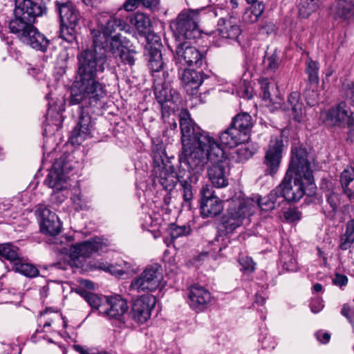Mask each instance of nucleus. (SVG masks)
<instances>
[{
	"mask_svg": "<svg viewBox=\"0 0 354 354\" xmlns=\"http://www.w3.org/2000/svg\"><path fill=\"white\" fill-rule=\"evenodd\" d=\"M108 46H86L77 55L78 68L68 99L69 105H79L78 122L70 136L73 145H80L91 133L93 124L87 109L102 107L107 96L106 86L97 75L104 71Z\"/></svg>",
	"mask_w": 354,
	"mask_h": 354,
	"instance_id": "f257e3e1",
	"label": "nucleus"
},
{
	"mask_svg": "<svg viewBox=\"0 0 354 354\" xmlns=\"http://www.w3.org/2000/svg\"><path fill=\"white\" fill-rule=\"evenodd\" d=\"M306 150L301 147L292 149L288 169L279 185L280 194L288 202L299 201L306 193L307 186L314 185L310 164Z\"/></svg>",
	"mask_w": 354,
	"mask_h": 354,
	"instance_id": "f03ea898",
	"label": "nucleus"
},
{
	"mask_svg": "<svg viewBox=\"0 0 354 354\" xmlns=\"http://www.w3.org/2000/svg\"><path fill=\"white\" fill-rule=\"evenodd\" d=\"M46 12L47 8L41 1L15 0L14 18L9 23L10 32L28 44L48 43L49 40L33 26L35 19Z\"/></svg>",
	"mask_w": 354,
	"mask_h": 354,
	"instance_id": "7ed1b4c3",
	"label": "nucleus"
},
{
	"mask_svg": "<svg viewBox=\"0 0 354 354\" xmlns=\"http://www.w3.org/2000/svg\"><path fill=\"white\" fill-rule=\"evenodd\" d=\"M186 142L182 145L179 161L187 165L193 175L201 174L209 161L218 162V153H221V144L209 134L199 136L196 140Z\"/></svg>",
	"mask_w": 354,
	"mask_h": 354,
	"instance_id": "20e7f679",
	"label": "nucleus"
},
{
	"mask_svg": "<svg viewBox=\"0 0 354 354\" xmlns=\"http://www.w3.org/2000/svg\"><path fill=\"white\" fill-rule=\"evenodd\" d=\"M151 156L154 165V182L159 183L166 191H172L180 180L171 162L174 157L167 156L162 144L153 146Z\"/></svg>",
	"mask_w": 354,
	"mask_h": 354,
	"instance_id": "39448f33",
	"label": "nucleus"
},
{
	"mask_svg": "<svg viewBox=\"0 0 354 354\" xmlns=\"http://www.w3.org/2000/svg\"><path fill=\"white\" fill-rule=\"evenodd\" d=\"M230 202L228 208L229 218L227 220L223 219V227L227 232H232L240 226L242 221L248 216L252 214V207L253 200L241 198V194H235L232 196H229L225 199Z\"/></svg>",
	"mask_w": 354,
	"mask_h": 354,
	"instance_id": "423d86ee",
	"label": "nucleus"
},
{
	"mask_svg": "<svg viewBox=\"0 0 354 354\" xmlns=\"http://www.w3.org/2000/svg\"><path fill=\"white\" fill-rule=\"evenodd\" d=\"M163 281L162 267L156 263L147 266L141 274L132 279L129 286L131 290L153 292L160 288Z\"/></svg>",
	"mask_w": 354,
	"mask_h": 354,
	"instance_id": "0eeeda50",
	"label": "nucleus"
},
{
	"mask_svg": "<svg viewBox=\"0 0 354 354\" xmlns=\"http://www.w3.org/2000/svg\"><path fill=\"white\" fill-rule=\"evenodd\" d=\"M106 244L100 237H94L89 240L71 245L68 250L71 265L82 267L86 258L94 253H100L106 248Z\"/></svg>",
	"mask_w": 354,
	"mask_h": 354,
	"instance_id": "6e6552de",
	"label": "nucleus"
},
{
	"mask_svg": "<svg viewBox=\"0 0 354 354\" xmlns=\"http://www.w3.org/2000/svg\"><path fill=\"white\" fill-rule=\"evenodd\" d=\"M200 215L205 218H214L221 223V199L216 194L214 187L205 185L200 191Z\"/></svg>",
	"mask_w": 354,
	"mask_h": 354,
	"instance_id": "1a4fd4ad",
	"label": "nucleus"
},
{
	"mask_svg": "<svg viewBox=\"0 0 354 354\" xmlns=\"http://www.w3.org/2000/svg\"><path fill=\"white\" fill-rule=\"evenodd\" d=\"M199 10L187 9L183 10L176 21L171 25L178 34V37L192 39L198 33Z\"/></svg>",
	"mask_w": 354,
	"mask_h": 354,
	"instance_id": "9d476101",
	"label": "nucleus"
},
{
	"mask_svg": "<svg viewBox=\"0 0 354 354\" xmlns=\"http://www.w3.org/2000/svg\"><path fill=\"white\" fill-rule=\"evenodd\" d=\"M128 309L127 301L120 295L108 296L105 298V306H102L101 315L120 326L125 323Z\"/></svg>",
	"mask_w": 354,
	"mask_h": 354,
	"instance_id": "9b49d317",
	"label": "nucleus"
},
{
	"mask_svg": "<svg viewBox=\"0 0 354 354\" xmlns=\"http://www.w3.org/2000/svg\"><path fill=\"white\" fill-rule=\"evenodd\" d=\"M283 142L275 138L270 141L265 152L262 167L266 176H274L279 171L283 154Z\"/></svg>",
	"mask_w": 354,
	"mask_h": 354,
	"instance_id": "f8f14e48",
	"label": "nucleus"
},
{
	"mask_svg": "<svg viewBox=\"0 0 354 354\" xmlns=\"http://www.w3.org/2000/svg\"><path fill=\"white\" fill-rule=\"evenodd\" d=\"M71 170V165L66 156L63 155L55 160L49 171L44 183L55 191H61L65 188L66 174Z\"/></svg>",
	"mask_w": 354,
	"mask_h": 354,
	"instance_id": "ddd939ff",
	"label": "nucleus"
},
{
	"mask_svg": "<svg viewBox=\"0 0 354 354\" xmlns=\"http://www.w3.org/2000/svg\"><path fill=\"white\" fill-rule=\"evenodd\" d=\"M42 234L55 236L61 232L62 224L57 215L48 208L40 206L35 211Z\"/></svg>",
	"mask_w": 354,
	"mask_h": 354,
	"instance_id": "4468645a",
	"label": "nucleus"
},
{
	"mask_svg": "<svg viewBox=\"0 0 354 354\" xmlns=\"http://www.w3.org/2000/svg\"><path fill=\"white\" fill-rule=\"evenodd\" d=\"M113 24L116 25L120 32L111 37V44H127L134 42L136 33L123 19L112 17L108 20L105 28L111 34L113 32Z\"/></svg>",
	"mask_w": 354,
	"mask_h": 354,
	"instance_id": "2eb2a0df",
	"label": "nucleus"
},
{
	"mask_svg": "<svg viewBox=\"0 0 354 354\" xmlns=\"http://www.w3.org/2000/svg\"><path fill=\"white\" fill-rule=\"evenodd\" d=\"M156 303V299L151 295H142L136 299L131 306L132 319L138 324L145 323L151 317Z\"/></svg>",
	"mask_w": 354,
	"mask_h": 354,
	"instance_id": "dca6fc26",
	"label": "nucleus"
},
{
	"mask_svg": "<svg viewBox=\"0 0 354 354\" xmlns=\"http://www.w3.org/2000/svg\"><path fill=\"white\" fill-rule=\"evenodd\" d=\"M188 304L196 313L207 308L211 301V294L207 289L199 284H194L188 290Z\"/></svg>",
	"mask_w": 354,
	"mask_h": 354,
	"instance_id": "f3484780",
	"label": "nucleus"
},
{
	"mask_svg": "<svg viewBox=\"0 0 354 354\" xmlns=\"http://www.w3.org/2000/svg\"><path fill=\"white\" fill-rule=\"evenodd\" d=\"M167 46L175 52V58L180 62H184L189 66L200 67L202 65L204 55L194 46H176L175 50L171 46Z\"/></svg>",
	"mask_w": 354,
	"mask_h": 354,
	"instance_id": "a211bd4d",
	"label": "nucleus"
},
{
	"mask_svg": "<svg viewBox=\"0 0 354 354\" xmlns=\"http://www.w3.org/2000/svg\"><path fill=\"white\" fill-rule=\"evenodd\" d=\"M179 76L184 90L189 95H197L199 87L207 77L202 71L189 68L183 70Z\"/></svg>",
	"mask_w": 354,
	"mask_h": 354,
	"instance_id": "6ab92c4d",
	"label": "nucleus"
},
{
	"mask_svg": "<svg viewBox=\"0 0 354 354\" xmlns=\"http://www.w3.org/2000/svg\"><path fill=\"white\" fill-rule=\"evenodd\" d=\"M239 143L237 148L228 152L223 149V163L226 160L234 162L247 160L256 153L259 148L257 145L250 142Z\"/></svg>",
	"mask_w": 354,
	"mask_h": 354,
	"instance_id": "aec40b11",
	"label": "nucleus"
},
{
	"mask_svg": "<svg viewBox=\"0 0 354 354\" xmlns=\"http://www.w3.org/2000/svg\"><path fill=\"white\" fill-rule=\"evenodd\" d=\"M350 114L349 109L346 102H341L336 106L326 111L322 115L326 124L342 127L346 124Z\"/></svg>",
	"mask_w": 354,
	"mask_h": 354,
	"instance_id": "412c9836",
	"label": "nucleus"
},
{
	"mask_svg": "<svg viewBox=\"0 0 354 354\" xmlns=\"http://www.w3.org/2000/svg\"><path fill=\"white\" fill-rule=\"evenodd\" d=\"M180 128L181 131V142L182 145L185 144L187 142H191L196 140L199 136L209 135V133L201 130L199 127H195L192 120L187 117H182L180 119Z\"/></svg>",
	"mask_w": 354,
	"mask_h": 354,
	"instance_id": "4be33fe9",
	"label": "nucleus"
},
{
	"mask_svg": "<svg viewBox=\"0 0 354 354\" xmlns=\"http://www.w3.org/2000/svg\"><path fill=\"white\" fill-rule=\"evenodd\" d=\"M192 174L190 173L185 179L179 180L180 192L183 198L181 205L187 211H191L193 208L194 192Z\"/></svg>",
	"mask_w": 354,
	"mask_h": 354,
	"instance_id": "5701e85b",
	"label": "nucleus"
},
{
	"mask_svg": "<svg viewBox=\"0 0 354 354\" xmlns=\"http://www.w3.org/2000/svg\"><path fill=\"white\" fill-rule=\"evenodd\" d=\"M59 13L62 25L75 26L80 19L79 12L71 2L59 5Z\"/></svg>",
	"mask_w": 354,
	"mask_h": 354,
	"instance_id": "b1692460",
	"label": "nucleus"
},
{
	"mask_svg": "<svg viewBox=\"0 0 354 354\" xmlns=\"http://www.w3.org/2000/svg\"><path fill=\"white\" fill-rule=\"evenodd\" d=\"M252 127V117L247 113L236 115L229 128H233L240 133V136L247 140Z\"/></svg>",
	"mask_w": 354,
	"mask_h": 354,
	"instance_id": "393cba45",
	"label": "nucleus"
},
{
	"mask_svg": "<svg viewBox=\"0 0 354 354\" xmlns=\"http://www.w3.org/2000/svg\"><path fill=\"white\" fill-rule=\"evenodd\" d=\"M144 54L148 60V66L151 72H159L162 69L164 64L159 48L154 46H145Z\"/></svg>",
	"mask_w": 354,
	"mask_h": 354,
	"instance_id": "a878e982",
	"label": "nucleus"
},
{
	"mask_svg": "<svg viewBox=\"0 0 354 354\" xmlns=\"http://www.w3.org/2000/svg\"><path fill=\"white\" fill-rule=\"evenodd\" d=\"M212 231L215 233V236L213 239L209 240L207 244L209 250L207 254L211 257L216 260L220 257V252H221V243L220 241V237L221 236V223L219 221L211 222Z\"/></svg>",
	"mask_w": 354,
	"mask_h": 354,
	"instance_id": "bb28decb",
	"label": "nucleus"
},
{
	"mask_svg": "<svg viewBox=\"0 0 354 354\" xmlns=\"http://www.w3.org/2000/svg\"><path fill=\"white\" fill-rule=\"evenodd\" d=\"M154 94L157 102L160 104H163L165 102L177 104L180 101L179 93L168 86L156 87Z\"/></svg>",
	"mask_w": 354,
	"mask_h": 354,
	"instance_id": "cd10ccee",
	"label": "nucleus"
},
{
	"mask_svg": "<svg viewBox=\"0 0 354 354\" xmlns=\"http://www.w3.org/2000/svg\"><path fill=\"white\" fill-rule=\"evenodd\" d=\"M236 130L233 128H227L225 131H223V149L228 152L238 146L239 142H243L246 140L241 137Z\"/></svg>",
	"mask_w": 354,
	"mask_h": 354,
	"instance_id": "c85d7f7f",
	"label": "nucleus"
},
{
	"mask_svg": "<svg viewBox=\"0 0 354 354\" xmlns=\"http://www.w3.org/2000/svg\"><path fill=\"white\" fill-rule=\"evenodd\" d=\"M285 109L292 111V115L295 120L298 122L301 120L302 103L300 101V95L298 92H292L288 95Z\"/></svg>",
	"mask_w": 354,
	"mask_h": 354,
	"instance_id": "c756f323",
	"label": "nucleus"
},
{
	"mask_svg": "<svg viewBox=\"0 0 354 354\" xmlns=\"http://www.w3.org/2000/svg\"><path fill=\"white\" fill-rule=\"evenodd\" d=\"M78 294L85 300L91 306L93 310H96L101 315L102 306H105L106 297H100L97 294L82 289L77 291Z\"/></svg>",
	"mask_w": 354,
	"mask_h": 354,
	"instance_id": "7c9ffc66",
	"label": "nucleus"
},
{
	"mask_svg": "<svg viewBox=\"0 0 354 354\" xmlns=\"http://www.w3.org/2000/svg\"><path fill=\"white\" fill-rule=\"evenodd\" d=\"M354 180V167L345 169L340 175V183L344 194L350 199L354 200V185H349Z\"/></svg>",
	"mask_w": 354,
	"mask_h": 354,
	"instance_id": "2f4dec72",
	"label": "nucleus"
},
{
	"mask_svg": "<svg viewBox=\"0 0 354 354\" xmlns=\"http://www.w3.org/2000/svg\"><path fill=\"white\" fill-rule=\"evenodd\" d=\"M354 180V167L345 169L340 175V183L344 194L350 199L354 200V185H349Z\"/></svg>",
	"mask_w": 354,
	"mask_h": 354,
	"instance_id": "473e14b6",
	"label": "nucleus"
},
{
	"mask_svg": "<svg viewBox=\"0 0 354 354\" xmlns=\"http://www.w3.org/2000/svg\"><path fill=\"white\" fill-rule=\"evenodd\" d=\"M19 251L18 247L10 243L0 244V257H3L10 261L11 269L13 267V264L18 262L21 258Z\"/></svg>",
	"mask_w": 354,
	"mask_h": 354,
	"instance_id": "72a5a7b5",
	"label": "nucleus"
},
{
	"mask_svg": "<svg viewBox=\"0 0 354 354\" xmlns=\"http://www.w3.org/2000/svg\"><path fill=\"white\" fill-rule=\"evenodd\" d=\"M129 22L138 31L147 32L151 26V21L148 15L142 12H136L129 17Z\"/></svg>",
	"mask_w": 354,
	"mask_h": 354,
	"instance_id": "f704fd0d",
	"label": "nucleus"
},
{
	"mask_svg": "<svg viewBox=\"0 0 354 354\" xmlns=\"http://www.w3.org/2000/svg\"><path fill=\"white\" fill-rule=\"evenodd\" d=\"M11 270L28 278H35L39 274V270L36 266L32 263L24 262L21 257L18 262L13 264Z\"/></svg>",
	"mask_w": 354,
	"mask_h": 354,
	"instance_id": "c9c22d12",
	"label": "nucleus"
},
{
	"mask_svg": "<svg viewBox=\"0 0 354 354\" xmlns=\"http://www.w3.org/2000/svg\"><path fill=\"white\" fill-rule=\"evenodd\" d=\"M218 162L209 161L211 165L207 169V174L213 186L220 188L221 187L220 183V179H221V153H218Z\"/></svg>",
	"mask_w": 354,
	"mask_h": 354,
	"instance_id": "e433bc0d",
	"label": "nucleus"
},
{
	"mask_svg": "<svg viewBox=\"0 0 354 354\" xmlns=\"http://www.w3.org/2000/svg\"><path fill=\"white\" fill-rule=\"evenodd\" d=\"M239 20L232 17L228 24H225V37L231 40V41H236L240 43L239 35L241 34V29L238 26Z\"/></svg>",
	"mask_w": 354,
	"mask_h": 354,
	"instance_id": "4c0bfd02",
	"label": "nucleus"
},
{
	"mask_svg": "<svg viewBox=\"0 0 354 354\" xmlns=\"http://www.w3.org/2000/svg\"><path fill=\"white\" fill-rule=\"evenodd\" d=\"M337 14L344 18L354 15V0H337Z\"/></svg>",
	"mask_w": 354,
	"mask_h": 354,
	"instance_id": "58836bf2",
	"label": "nucleus"
},
{
	"mask_svg": "<svg viewBox=\"0 0 354 354\" xmlns=\"http://www.w3.org/2000/svg\"><path fill=\"white\" fill-rule=\"evenodd\" d=\"M321 0H301L299 6V14L303 18H307L319 8Z\"/></svg>",
	"mask_w": 354,
	"mask_h": 354,
	"instance_id": "ea45409f",
	"label": "nucleus"
},
{
	"mask_svg": "<svg viewBox=\"0 0 354 354\" xmlns=\"http://www.w3.org/2000/svg\"><path fill=\"white\" fill-rule=\"evenodd\" d=\"M305 72L308 75V80L310 84L319 83V64L308 57L306 60Z\"/></svg>",
	"mask_w": 354,
	"mask_h": 354,
	"instance_id": "a19ab883",
	"label": "nucleus"
},
{
	"mask_svg": "<svg viewBox=\"0 0 354 354\" xmlns=\"http://www.w3.org/2000/svg\"><path fill=\"white\" fill-rule=\"evenodd\" d=\"M264 5L261 3L254 4L249 9H247L243 15V20L246 23H254L261 15L264 10Z\"/></svg>",
	"mask_w": 354,
	"mask_h": 354,
	"instance_id": "79ce46f5",
	"label": "nucleus"
},
{
	"mask_svg": "<svg viewBox=\"0 0 354 354\" xmlns=\"http://www.w3.org/2000/svg\"><path fill=\"white\" fill-rule=\"evenodd\" d=\"M118 55L124 64L133 66L135 63L134 56L137 52L128 46H117Z\"/></svg>",
	"mask_w": 354,
	"mask_h": 354,
	"instance_id": "37998d69",
	"label": "nucleus"
},
{
	"mask_svg": "<svg viewBox=\"0 0 354 354\" xmlns=\"http://www.w3.org/2000/svg\"><path fill=\"white\" fill-rule=\"evenodd\" d=\"M280 263L283 268L286 271L296 272L298 270L297 262L290 252L283 251L280 252Z\"/></svg>",
	"mask_w": 354,
	"mask_h": 354,
	"instance_id": "c03bdc74",
	"label": "nucleus"
},
{
	"mask_svg": "<svg viewBox=\"0 0 354 354\" xmlns=\"http://www.w3.org/2000/svg\"><path fill=\"white\" fill-rule=\"evenodd\" d=\"M93 44H111V34L106 31V28L102 30H93L91 32Z\"/></svg>",
	"mask_w": 354,
	"mask_h": 354,
	"instance_id": "a18cd8bd",
	"label": "nucleus"
},
{
	"mask_svg": "<svg viewBox=\"0 0 354 354\" xmlns=\"http://www.w3.org/2000/svg\"><path fill=\"white\" fill-rule=\"evenodd\" d=\"M73 28L74 26L61 24L58 38L61 39L62 42L71 44L76 41V35Z\"/></svg>",
	"mask_w": 354,
	"mask_h": 354,
	"instance_id": "49530a36",
	"label": "nucleus"
},
{
	"mask_svg": "<svg viewBox=\"0 0 354 354\" xmlns=\"http://www.w3.org/2000/svg\"><path fill=\"white\" fill-rule=\"evenodd\" d=\"M266 56L267 57L268 68L271 71H275L278 67L279 60L275 46H268L266 51Z\"/></svg>",
	"mask_w": 354,
	"mask_h": 354,
	"instance_id": "de8ad7c7",
	"label": "nucleus"
},
{
	"mask_svg": "<svg viewBox=\"0 0 354 354\" xmlns=\"http://www.w3.org/2000/svg\"><path fill=\"white\" fill-rule=\"evenodd\" d=\"M169 234L171 239L174 240L180 236L189 235L191 232V227L189 225L178 226L174 223L169 225Z\"/></svg>",
	"mask_w": 354,
	"mask_h": 354,
	"instance_id": "09e8293b",
	"label": "nucleus"
},
{
	"mask_svg": "<svg viewBox=\"0 0 354 354\" xmlns=\"http://www.w3.org/2000/svg\"><path fill=\"white\" fill-rule=\"evenodd\" d=\"M262 98L266 102L269 104H275L273 99L271 97V90H274V85L269 82L267 79H261L259 82Z\"/></svg>",
	"mask_w": 354,
	"mask_h": 354,
	"instance_id": "8fccbe9b",
	"label": "nucleus"
},
{
	"mask_svg": "<svg viewBox=\"0 0 354 354\" xmlns=\"http://www.w3.org/2000/svg\"><path fill=\"white\" fill-rule=\"evenodd\" d=\"M354 243V232L346 224V231L341 236L339 248L342 250L349 249Z\"/></svg>",
	"mask_w": 354,
	"mask_h": 354,
	"instance_id": "3c124183",
	"label": "nucleus"
},
{
	"mask_svg": "<svg viewBox=\"0 0 354 354\" xmlns=\"http://www.w3.org/2000/svg\"><path fill=\"white\" fill-rule=\"evenodd\" d=\"M239 263L241 267V270L245 272L250 273L255 270L256 263L251 257L248 256L241 257L239 259Z\"/></svg>",
	"mask_w": 354,
	"mask_h": 354,
	"instance_id": "603ef678",
	"label": "nucleus"
},
{
	"mask_svg": "<svg viewBox=\"0 0 354 354\" xmlns=\"http://www.w3.org/2000/svg\"><path fill=\"white\" fill-rule=\"evenodd\" d=\"M255 203L257 207L261 208L263 211L267 212L274 209V202L270 201L267 196L259 198Z\"/></svg>",
	"mask_w": 354,
	"mask_h": 354,
	"instance_id": "864d4df0",
	"label": "nucleus"
},
{
	"mask_svg": "<svg viewBox=\"0 0 354 354\" xmlns=\"http://www.w3.org/2000/svg\"><path fill=\"white\" fill-rule=\"evenodd\" d=\"M75 211H81L88 209L86 203L82 199L80 194H74L71 197Z\"/></svg>",
	"mask_w": 354,
	"mask_h": 354,
	"instance_id": "5fc2aeb1",
	"label": "nucleus"
},
{
	"mask_svg": "<svg viewBox=\"0 0 354 354\" xmlns=\"http://www.w3.org/2000/svg\"><path fill=\"white\" fill-rule=\"evenodd\" d=\"M327 202L332 208L333 212H336L340 203L339 194L335 192H330L327 195Z\"/></svg>",
	"mask_w": 354,
	"mask_h": 354,
	"instance_id": "6e6d98bb",
	"label": "nucleus"
},
{
	"mask_svg": "<svg viewBox=\"0 0 354 354\" xmlns=\"http://www.w3.org/2000/svg\"><path fill=\"white\" fill-rule=\"evenodd\" d=\"M268 198L272 202H274V208L276 206H279L281 201H283V196L280 194L279 187L277 186L276 189L270 192L267 196Z\"/></svg>",
	"mask_w": 354,
	"mask_h": 354,
	"instance_id": "4d7b16f0",
	"label": "nucleus"
},
{
	"mask_svg": "<svg viewBox=\"0 0 354 354\" xmlns=\"http://www.w3.org/2000/svg\"><path fill=\"white\" fill-rule=\"evenodd\" d=\"M159 4L160 0H138L139 7L142 6L151 11L158 10Z\"/></svg>",
	"mask_w": 354,
	"mask_h": 354,
	"instance_id": "13d9d810",
	"label": "nucleus"
},
{
	"mask_svg": "<svg viewBox=\"0 0 354 354\" xmlns=\"http://www.w3.org/2000/svg\"><path fill=\"white\" fill-rule=\"evenodd\" d=\"M284 217L288 221L293 222L301 218V213L297 209H289L284 212Z\"/></svg>",
	"mask_w": 354,
	"mask_h": 354,
	"instance_id": "bf43d9fd",
	"label": "nucleus"
},
{
	"mask_svg": "<svg viewBox=\"0 0 354 354\" xmlns=\"http://www.w3.org/2000/svg\"><path fill=\"white\" fill-rule=\"evenodd\" d=\"M341 313L343 316L346 317L351 324L354 323V307L344 304L342 308Z\"/></svg>",
	"mask_w": 354,
	"mask_h": 354,
	"instance_id": "052dcab7",
	"label": "nucleus"
},
{
	"mask_svg": "<svg viewBox=\"0 0 354 354\" xmlns=\"http://www.w3.org/2000/svg\"><path fill=\"white\" fill-rule=\"evenodd\" d=\"M310 307L313 313H317L322 310L324 305L320 299L316 298L312 300Z\"/></svg>",
	"mask_w": 354,
	"mask_h": 354,
	"instance_id": "680f3d73",
	"label": "nucleus"
},
{
	"mask_svg": "<svg viewBox=\"0 0 354 354\" xmlns=\"http://www.w3.org/2000/svg\"><path fill=\"white\" fill-rule=\"evenodd\" d=\"M138 7V0H126L123 4L124 9L128 12L133 11Z\"/></svg>",
	"mask_w": 354,
	"mask_h": 354,
	"instance_id": "e2e57ef3",
	"label": "nucleus"
},
{
	"mask_svg": "<svg viewBox=\"0 0 354 354\" xmlns=\"http://www.w3.org/2000/svg\"><path fill=\"white\" fill-rule=\"evenodd\" d=\"M333 281L334 284L339 286V287H342L346 285L348 282V278L345 275L336 274L334 279H333Z\"/></svg>",
	"mask_w": 354,
	"mask_h": 354,
	"instance_id": "0e129e2a",
	"label": "nucleus"
},
{
	"mask_svg": "<svg viewBox=\"0 0 354 354\" xmlns=\"http://www.w3.org/2000/svg\"><path fill=\"white\" fill-rule=\"evenodd\" d=\"M316 338L322 344H326L329 342L330 335L328 333L318 331L315 334Z\"/></svg>",
	"mask_w": 354,
	"mask_h": 354,
	"instance_id": "69168bd1",
	"label": "nucleus"
},
{
	"mask_svg": "<svg viewBox=\"0 0 354 354\" xmlns=\"http://www.w3.org/2000/svg\"><path fill=\"white\" fill-rule=\"evenodd\" d=\"M12 204L10 199H3L0 201V212H4L11 209Z\"/></svg>",
	"mask_w": 354,
	"mask_h": 354,
	"instance_id": "338daca9",
	"label": "nucleus"
},
{
	"mask_svg": "<svg viewBox=\"0 0 354 354\" xmlns=\"http://www.w3.org/2000/svg\"><path fill=\"white\" fill-rule=\"evenodd\" d=\"M147 44H157L159 43L160 38L154 33H149L147 37Z\"/></svg>",
	"mask_w": 354,
	"mask_h": 354,
	"instance_id": "774afa93",
	"label": "nucleus"
}]
</instances>
